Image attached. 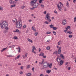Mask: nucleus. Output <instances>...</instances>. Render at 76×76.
<instances>
[{"label": "nucleus", "mask_w": 76, "mask_h": 76, "mask_svg": "<svg viewBox=\"0 0 76 76\" xmlns=\"http://www.w3.org/2000/svg\"><path fill=\"white\" fill-rule=\"evenodd\" d=\"M16 6V5L15 4H13L10 7L11 8H12V7H14Z\"/></svg>", "instance_id": "obj_26"}, {"label": "nucleus", "mask_w": 76, "mask_h": 76, "mask_svg": "<svg viewBox=\"0 0 76 76\" xmlns=\"http://www.w3.org/2000/svg\"><path fill=\"white\" fill-rule=\"evenodd\" d=\"M19 73H20V75H22V74H23V72L22 71H20Z\"/></svg>", "instance_id": "obj_57"}, {"label": "nucleus", "mask_w": 76, "mask_h": 76, "mask_svg": "<svg viewBox=\"0 0 76 76\" xmlns=\"http://www.w3.org/2000/svg\"><path fill=\"white\" fill-rule=\"evenodd\" d=\"M28 54V53H27L25 54V56H24V55L22 57H23V58H25V57H27Z\"/></svg>", "instance_id": "obj_9"}, {"label": "nucleus", "mask_w": 76, "mask_h": 76, "mask_svg": "<svg viewBox=\"0 0 76 76\" xmlns=\"http://www.w3.org/2000/svg\"><path fill=\"white\" fill-rule=\"evenodd\" d=\"M60 56V57H61V58H62V59H64V56H63V54H61Z\"/></svg>", "instance_id": "obj_18"}, {"label": "nucleus", "mask_w": 76, "mask_h": 76, "mask_svg": "<svg viewBox=\"0 0 76 76\" xmlns=\"http://www.w3.org/2000/svg\"><path fill=\"white\" fill-rule=\"evenodd\" d=\"M51 70H48L46 71V73L49 74V73H51Z\"/></svg>", "instance_id": "obj_17"}, {"label": "nucleus", "mask_w": 76, "mask_h": 76, "mask_svg": "<svg viewBox=\"0 0 76 76\" xmlns=\"http://www.w3.org/2000/svg\"><path fill=\"white\" fill-rule=\"evenodd\" d=\"M0 10H3V7L0 6Z\"/></svg>", "instance_id": "obj_47"}, {"label": "nucleus", "mask_w": 76, "mask_h": 76, "mask_svg": "<svg viewBox=\"0 0 76 76\" xmlns=\"http://www.w3.org/2000/svg\"><path fill=\"white\" fill-rule=\"evenodd\" d=\"M38 32H36L35 33H34V35L35 36H37V35H38Z\"/></svg>", "instance_id": "obj_41"}, {"label": "nucleus", "mask_w": 76, "mask_h": 76, "mask_svg": "<svg viewBox=\"0 0 76 76\" xmlns=\"http://www.w3.org/2000/svg\"><path fill=\"white\" fill-rule=\"evenodd\" d=\"M9 3L10 4H15V1L12 0H10L9 1Z\"/></svg>", "instance_id": "obj_8"}, {"label": "nucleus", "mask_w": 76, "mask_h": 76, "mask_svg": "<svg viewBox=\"0 0 76 76\" xmlns=\"http://www.w3.org/2000/svg\"><path fill=\"white\" fill-rule=\"evenodd\" d=\"M44 23H45V24H48V23H48V22L47 21H45L44 22Z\"/></svg>", "instance_id": "obj_40"}, {"label": "nucleus", "mask_w": 76, "mask_h": 76, "mask_svg": "<svg viewBox=\"0 0 76 76\" xmlns=\"http://www.w3.org/2000/svg\"><path fill=\"white\" fill-rule=\"evenodd\" d=\"M44 59H42V64H43V63H44Z\"/></svg>", "instance_id": "obj_58"}, {"label": "nucleus", "mask_w": 76, "mask_h": 76, "mask_svg": "<svg viewBox=\"0 0 76 76\" xmlns=\"http://www.w3.org/2000/svg\"><path fill=\"white\" fill-rule=\"evenodd\" d=\"M43 57L44 58H47V57L45 56H43Z\"/></svg>", "instance_id": "obj_61"}, {"label": "nucleus", "mask_w": 76, "mask_h": 76, "mask_svg": "<svg viewBox=\"0 0 76 76\" xmlns=\"http://www.w3.org/2000/svg\"><path fill=\"white\" fill-rule=\"evenodd\" d=\"M66 23H67V21L66 20L64 19V20H62V23L63 25H65L66 24Z\"/></svg>", "instance_id": "obj_7"}, {"label": "nucleus", "mask_w": 76, "mask_h": 76, "mask_svg": "<svg viewBox=\"0 0 76 76\" xmlns=\"http://www.w3.org/2000/svg\"><path fill=\"white\" fill-rule=\"evenodd\" d=\"M0 25L1 26V28H2V29H3L4 28L7 27V26H8V24L7 22L6 21H4L2 22V23H0Z\"/></svg>", "instance_id": "obj_3"}, {"label": "nucleus", "mask_w": 76, "mask_h": 76, "mask_svg": "<svg viewBox=\"0 0 76 76\" xmlns=\"http://www.w3.org/2000/svg\"><path fill=\"white\" fill-rule=\"evenodd\" d=\"M53 34L54 35H56V32L55 31H53Z\"/></svg>", "instance_id": "obj_44"}, {"label": "nucleus", "mask_w": 76, "mask_h": 76, "mask_svg": "<svg viewBox=\"0 0 76 76\" xmlns=\"http://www.w3.org/2000/svg\"><path fill=\"white\" fill-rule=\"evenodd\" d=\"M26 26L25 25H24L23 26V28L24 29L26 28Z\"/></svg>", "instance_id": "obj_45"}, {"label": "nucleus", "mask_w": 76, "mask_h": 76, "mask_svg": "<svg viewBox=\"0 0 76 76\" xmlns=\"http://www.w3.org/2000/svg\"><path fill=\"white\" fill-rule=\"evenodd\" d=\"M61 48L58 49V54H61Z\"/></svg>", "instance_id": "obj_15"}, {"label": "nucleus", "mask_w": 76, "mask_h": 76, "mask_svg": "<svg viewBox=\"0 0 76 76\" xmlns=\"http://www.w3.org/2000/svg\"><path fill=\"white\" fill-rule=\"evenodd\" d=\"M68 70H70V67H68L67 68Z\"/></svg>", "instance_id": "obj_56"}, {"label": "nucleus", "mask_w": 76, "mask_h": 76, "mask_svg": "<svg viewBox=\"0 0 76 76\" xmlns=\"http://www.w3.org/2000/svg\"><path fill=\"white\" fill-rule=\"evenodd\" d=\"M51 32H47V33H46V34H51Z\"/></svg>", "instance_id": "obj_51"}, {"label": "nucleus", "mask_w": 76, "mask_h": 76, "mask_svg": "<svg viewBox=\"0 0 76 76\" xmlns=\"http://www.w3.org/2000/svg\"><path fill=\"white\" fill-rule=\"evenodd\" d=\"M6 76H9V74H7L6 75Z\"/></svg>", "instance_id": "obj_64"}, {"label": "nucleus", "mask_w": 76, "mask_h": 76, "mask_svg": "<svg viewBox=\"0 0 76 76\" xmlns=\"http://www.w3.org/2000/svg\"><path fill=\"white\" fill-rule=\"evenodd\" d=\"M12 21L13 23H16V21L17 22V19L16 18H14L12 20Z\"/></svg>", "instance_id": "obj_13"}, {"label": "nucleus", "mask_w": 76, "mask_h": 76, "mask_svg": "<svg viewBox=\"0 0 76 76\" xmlns=\"http://www.w3.org/2000/svg\"><path fill=\"white\" fill-rule=\"evenodd\" d=\"M20 7L22 9H23L25 7V6L23 5V6L21 7Z\"/></svg>", "instance_id": "obj_29"}, {"label": "nucleus", "mask_w": 76, "mask_h": 76, "mask_svg": "<svg viewBox=\"0 0 76 76\" xmlns=\"http://www.w3.org/2000/svg\"><path fill=\"white\" fill-rule=\"evenodd\" d=\"M7 48V47H6L5 48H3L2 50H1V52H3L4 51V50H6Z\"/></svg>", "instance_id": "obj_19"}, {"label": "nucleus", "mask_w": 76, "mask_h": 76, "mask_svg": "<svg viewBox=\"0 0 76 76\" xmlns=\"http://www.w3.org/2000/svg\"><path fill=\"white\" fill-rule=\"evenodd\" d=\"M68 63H69L66 62L65 63V65L66 66H67V64H68Z\"/></svg>", "instance_id": "obj_60"}, {"label": "nucleus", "mask_w": 76, "mask_h": 76, "mask_svg": "<svg viewBox=\"0 0 76 76\" xmlns=\"http://www.w3.org/2000/svg\"><path fill=\"white\" fill-rule=\"evenodd\" d=\"M15 47V45H13L9 46V48H14V47Z\"/></svg>", "instance_id": "obj_27"}, {"label": "nucleus", "mask_w": 76, "mask_h": 76, "mask_svg": "<svg viewBox=\"0 0 76 76\" xmlns=\"http://www.w3.org/2000/svg\"><path fill=\"white\" fill-rule=\"evenodd\" d=\"M66 33V34H72V32L71 31H68Z\"/></svg>", "instance_id": "obj_25"}, {"label": "nucleus", "mask_w": 76, "mask_h": 76, "mask_svg": "<svg viewBox=\"0 0 76 76\" xmlns=\"http://www.w3.org/2000/svg\"><path fill=\"white\" fill-rule=\"evenodd\" d=\"M40 76H44V74H41L39 75Z\"/></svg>", "instance_id": "obj_59"}, {"label": "nucleus", "mask_w": 76, "mask_h": 76, "mask_svg": "<svg viewBox=\"0 0 76 76\" xmlns=\"http://www.w3.org/2000/svg\"><path fill=\"white\" fill-rule=\"evenodd\" d=\"M4 28H5V29L6 30H9V27H4Z\"/></svg>", "instance_id": "obj_50"}, {"label": "nucleus", "mask_w": 76, "mask_h": 76, "mask_svg": "<svg viewBox=\"0 0 76 76\" xmlns=\"http://www.w3.org/2000/svg\"><path fill=\"white\" fill-rule=\"evenodd\" d=\"M76 21V17H75L74 18V22H75Z\"/></svg>", "instance_id": "obj_52"}, {"label": "nucleus", "mask_w": 76, "mask_h": 76, "mask_svg": "<svg viewBox=\"0 0 76 76\" xmlns=\"http://www.w3.org/2000/svg\"><path fill=\"white\" fill-rule=\"evenodd\" d=\"M50 27L51 28H53V27H54V26L52 25H51L50 26Z\"/></svg>", "instance_id": "obj_31"}, {"label": "nucleus", "mask_w": 76, "mask_h": 76, "mask_svg": "<svg viewBox=\"0 0 76 76\" xmlns=\"http://www.w3.org/2000/svg\"><path fill=\"white\" fill-rule=\"evenodd\" d=\"M57 6L58 9L59 10H61V9L62 8L63 6V4L61 2H59L57 5Z\"/></svg>", "instance_id": "obj_4"}, {"label": "nucleus", "mask_w": 76, "mask_h": 76, "mask_svg": "<svg viewBox=\"0 0 76 76\" xmlns=\"http://www.w3.org/2000/svg\"><path fill=\"white\" fill-rule=\"evenodd\" d=\"M46 49L47 50H49L50 49V46H48L46 47Z\"/></svg>", "instance_id": "obj_28"}, {"label": "nucleus", "mask_w": 76, "mask_h": 76, "mask_svg": "<svg viewBox=\"0 0 76 76\" xmlns=\"http://www.w3.org/2000/svg\"><path fill=\"white\" fill-rule=\"evenodd\" d=\"M32 51H34V50H36V48H35V47L34 46H32Z\"/></svg>", "instance_id": "obj_10"}, {"label": "nucleus", "mask_w": 76, "mask_h": 76, "mask_svg": "<svg viewBox=\"0 0 76 76\" xmlns=\"http://www.w3.org/2000/svg\"><path fill=\"white\" fill-rule=\"evenodd\" d=\"M57 48H58V49H60L61 48V47H59V46H57Z\"/></svg>", "instance_id": "obj_38"}, {"label": "nucleus", "mask_w": 76, "mask_h": 76, "mask_svg": "<svg viewBox=\"0 0 76 76\" xmlns=\"http://www.w3.org/2000/svg\"><path fill=\"white\" fill-rule=\"evenodd\" d=\"M20 69H21L22 70H23V66H21L20 67Z\"/></svg>", "instance_id": "obj_48"}, {"label": "nucleus", "mask_w": 76, "mask_h": 76, "mask_svg": "<svg viewBox=\"0 0 76 76\" xmlns=\"http://www.w3.org/2000/svg\"><path fill=\"white\" fill-rule=\"evenodd\" d=\"M18 53H20V48H18Z\"/></svg>", "instance_id": "obj_34"}, {"label": "nucleus", "mask_w": 76, "mask_h": 76, "mask_svg": "<svg viewBox=\"0 0 76 76\" xmlns=\"http://www.w3.org/2000/svg\"><path fill=\"white\" fill-rule=\"evenodd\" d=\"M27 40H28V41L29 42H31V43H32L33 42L29 38H28L27 39Z\"/></svg>", "instance_id": "obj_12"}, {"label": "nucleus", "mask_w": 76, "mask_h": 76, "mask_svg": "<svg viewBox=\"0 0 76 76\" xmlns=\"http://www.w3.org/2000/svg\"><path fill=\"white\" fill-rule=\"evenodd\" d=\"M19 57H20V55H19L17 57H15V60H16L17 59H19Z\"/></svg>", "instance_id": "obj_24"}, {"label": "nucleus", "mask_w": 76, "mask_h": 76, "mask_svg": "<svg viewBox=\"0 0 76 76\" xmlns=\"http://www.w3.org/2000/svg\"><path fill=\"white\" fill-rule=\"evenodd\" d=\"M53 69L54 70H57V68L56 67V66H54L53 67Z\"/></svg>", "instance_id": "obj_36"}, {"label": "nucleus", "mask_w": 76, "mask_h": 76, "mask_svg": "<svg viewBox=\"0 0 76 76\" xmlns=\"http://www.w3.org/2000/svg\"><path fill=\"white\" fill-rule=\"evenodd\" d=\"M32 53H34V54H36V52L34 51V50H33L32 51Z\"/></svg>", "instance_id": "obj_54"}, {"label": "nucleus", "mask_w": 76, "mask_h": 76, "mask_svg": "<svg viewBox=\"0 0 76 76\" xmlns=\"http://www.w3.org/2000/svg\"><path fill=\"white\" fill-rule=\"evenodd\" d=\"M16 27L17 28H20L22 27V20H19L16 22Z\"/></svg>", "instance_id": "obj_2"}, {"label": "nucleus", "mask_w": 76, "mask_h": 76, "mask_svg": "<svg viewBox=\"0 0 76 76\" xmlns=\"http://www.w3.org/2000/svg\"><path fill=\"white\" fill-rule=\"evenodd\" d=\"M70 26H67V28H65V29L66 31H68V29H70Z\"/></svg>", "instance_id": "obj_23"}, {"label": "nucleus", "mask_w": 76, "mask_h": 76, "mask_svg": "<svg viewBox=\"0 0 76 76\" xmlns=\"http://www.w3.org/2000/svg\"><path fill=\"white\" fill-rule=\"evenodd\" d=\"M54 13H56V14H58V12H57V11L56 10L54 11Z\"/></svg>", "instance_id": "obj_46"}, {"label": "nucleus", "mask_w": 76, "mask_h": 76, "mask_svg": "<svg viewBox=\"0 0 76 76\" xmlns=\"http://www.w3.org/2000/svg\"><path fill=\"white\" fill-rule=\"evenodd\" d=\"M57 61L58 62H59L60 61V59L58 57H57Z\"/></svg>", "instance_id": "obj_21"}, {"label": "nucleus", "mask_w": 76, "mask_h": 76, "mask_svg": "<svg viewBox=\"0 0 76 76\" xmlns=\"http://www.w3.org/2000/svg\"><path fill=\"white\" fill-rule=\"evenodd\" d=\"M47 65H48V67L50 68V69H51L53 64H52V63H51L50 64L49 63H48L47 64Z\"/></svg>", "instance_id": "obj_6"}, {"label": "nucleus", "mask_w": 76, "mask_h": 76, "mask_svg": "<svg viewBox=\"0 0 76 76\" xmlns=\"http://www.w3.org/2000/svg\"><path fill=\"white\" fill-rule=\"evenodd\" d=\"M39 56H44V53H43L42 52L40 53V54L39 55Z\"/></svg>", "instance_id": "obj_14"}, {"label": "nucleus", "mask_w": 76, "mask_h": 76, "mask_svg": "<svg viewBox=\"0 0 76 76\" xmlns=\"http://www.w3.org/2000/svg\"><path fill=\"white\" fill-rule=\"evenodd\" d=\"M48 20L49 22H50L51 21V19H48Z\"/></svg>", "instance_id": "obj_63"}, {"label": "nucleus", "mask_w": 76, "mask_h": 76, "mask_svg": "<svg viewBox=\"0 0 76 76\" xmlns=\"http://www.w3.org/2000/svg\"><path fill=\"white\" fill-rule=\"evenodd\" d=\"M43 13L44 15H46V13H47V11H45L43 12Z\"/></svg>", "instance_id": "obj_55"}, {"label": "nucleus", "mask_w": 76, "mask_h": 76, "mask_svg": "<svg viewBox=\"0 0 76 76\" xmlns=\"http://www.w3.org/2000/svg\"><path fill=\"white\" fill-rule=\"evenodd\" d=\"M41 7H42V8H44V7H45V6H44V5L41 4Z\"/></svg>", "instance_id": "obj_42"}, {"label": "nucleus", "mask_w": 76, "mask_h": 76, "mask_svg": "<svg viewBox=\"0 0 76 76\" xmlns=\"http://www.w3.org/2000/svg\"><path fill=\"white\" fill-rule=\"evenodd\" d=\"M13 39H18V37L15 36L13 37Z\"/></svg>", "instance_id": "obj_39"}, {"label": "nucleus", "mask_w": 76, "mask_h": 76, "mask_svg": "<svg viewBox=\"0 0 76 76\" xmlns=\"http://www.w3.org/2000/svg\"><path fill=\"white\" fill-rule=\"evenodd\" d=\"M60 64L61 66V65H63V61L61 60L60 61Z\"/></svg>", "instance_id": "obj_22"}, {"label": "nucleus", "mask_w": 76, "mask_h": 76, "mask_svg": "<svg viewBox=\"0 0 76 76\" xmlns=\"http://www.w3.org/2000/svg\"><path fill=\"white\" fill-rule=\"evenodd\" d=\"M43 0H39V3H40V4L41 3H42V1H43Z\"/></svg>", "instance_id": "obj_37"}, {"label": "nucleus", "mask_w": 76, "mask_h": 76, "mask_svg": "<svg viewBox=\"0 0 76 76\" xmlns=\"http://www.w3.org/2000/svg\"><path fill=\"white\" fill-rule=\"evenodd\" d=\"M15 32H19V30L18 29H16L15 31H14Z\"/></svg>", "instance_id": "obj_35"}, {"label": "nucleus", "mask_w": 76, "mask_h": 76, "mask_svg": "<svg viewBox=\"0 0 76 76\" xmlns=\"http://www.w3.org/2000/svg\"><path fill=\"white\" fill-rule=\"evenodd\" d=\"M69 2H68V1H67L66 6L67 7H69Z\"/></svg>", "instance_id": "obj_20"}, {"label": "nucleus", "mask_w": 76, "mask_h": 76, "mask_svg": "<svg viewBox=\"0 0 76 76\" xmlns=\"http://www.w3.org/2000/svg\"><path fill=\"white\" fill-rule=\"evenodd\" d=\"M11 44H12V42H10L8 43V45H11Z\"/></svg>", "instance_id": "obj_53"}, {"label": "nucleus", "mask_w": 76, "mask_h": 76, "mask_svg": "<svg viewBox=\"0 0 76 76\" xmlns=\"http://www.w3.org/2000/svg\"><path fill=\"white\" fill-rule=\"evenodd\" d=\"M30 67H31V65H28L27 66V69H29Z\"/></svg>", "instance_id": "obj_30"}, {"label": "nucleus", "mask_w": 76, "mask_h": 76, "mask_svg": "<svg viewBox=\"0 0 76 76\" xmlns=\"http://www.w3.org/2000/svg\"><path fill=\"white\" fill-rule=\"evenodd\" d=\"M49 19H50V14L49 13H47V14L46 15L45 19L47 20Z\"/></svg>", "instance_id": "obj_5"}, {"label": "nucleus", "mask_w": 76, "mask_h": 76, "mask_svg": "<svg viewBox=\"0 0 76 76\" xmlns=\"http://www.w3.org/2000/svg\"><path fill=\"white\" fill-rule=\"evenodd\" d=\"M60 44H61V41H59L58 43V45H60Z\"/></svg>", "instance_id": "obj_49"}, {"label": "nucleus", "mask_w": 76, "mask_h": 76, "mask_svg": "<svg viewBox=\"0 0 76 76\" xmlns=\"http://www.w3.org/2000/svg\"><path fill=\"white\" fill-rule=\"evenodd\" d=\"M57 54V51H56L55 52H54L53 53V54Z\"/></svg>", "instance_id": "obj_43"}, {"label": "nucleus", "mask_w": 76, "mask_h": 76, "mask_svg": "<svg viewBox=\"0 0 76 76\" xmlns=\"http://www.w3.org/2000/svg\"><path fill=\"white\" fill-rule=\"evenodd\" d=\"M43 67L45 68H47L48 67V65H47V64H45L43 65Z\"/></svg>", "instance_id": "obj_16"}, {"label": "nucleus", "mask_w": 76, "mask_h": 76, "mask_svg": "<svg viewBox=\"0 0 76 76\" xmlns=\"http://www.w3.org/2000/svg\"><path fill=\"white\" fill-rule=\"evenodd\" d=\"M72 37H73V35H72V34H70L68 36V37H69V38H72Z\"/></svg>", "instance_id": "obj_33"}, {"label": "nucleus", "mask_w": 76, "mask_h": 76, "mask_svg": "<svg viewBox=\"0 0 76 76\" xmlns=\"http://www.w3.org/2000/svg\"><path fill=\"white\" fill-rule=\"evenodd\" d=\"M37 0H33L32 1L30 2V4L31 6H33L34 8H37L38 6V4L37 3H35L37 2Z\"/></svg>", "instance_id": "obj_1"}, {"label": "nucleus", "mask_w": 76, "mask_h": 76, "mask_svg": "<svg viewBox=\"0 0 76 76\" xmlns=\"http://www.w3.org/2000/svg\"><path fill=\"white\" fill-rule=\"evenodd\" d=\"M31 29L34 32H36V28L34 26H32Z\"/></svg>", "instance_id": "obj_11"}, {"label": "nucleus", "mask_w": 76, "mask_h": 76, "mask_svg": "<svg viewBox=\"0 0 76 76\" xmlns=\"http://www.w3.org/2000/svg\"><path fill=\"white\" fill-rule=\"evenodd\" d=\"M76 0H73V3H76Z\"/></svg>", "instance_id": "obj_62"}, {"label": "nucleus", "mask_w": 76, "mask_h": 76, "mask_svg": "<svg viewBox=\"0 0 76 76\" xmlns=\"http://www.w3.org/2000/svg\"><path fill=\"white\" fill-rule=\"evenodd\" d=\"M57 29V28L56 27H53V30H54L55 31H56V30Z\"/></svg>", "instance_id": "obj_32"}]
</instances>
